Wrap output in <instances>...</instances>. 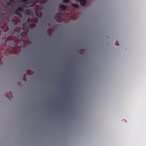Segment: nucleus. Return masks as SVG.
Here are the masks:
<instances>
[{
	"label": "nucleus",
	"instance_id": "obj_1",
	"mask_svg": "<svg viewBox=\"0 0 146 146\" xmlns=\"http://www.w3.org/2000/svg\"><path fill=\"white\" fill-rule=\"evenodd\" d=\"M59 7L60 9L63 11L65 10L67 8V7L66 5L63 4L60 5L59 6Z\"/></svg>",
	"mask_w": 146,
	"mask_h": 146
},
{
	"label": "nucleus",
	"instance_id": "obj_2",
	"mask_svg": "<svg viewBox=\"0 0 146 146\" xmlns=\"http://www.w3.org/2000/svg\"><path fill=\"white\" fill-rule=\"evenodd\" d=\"M16 11L17 12H23L24 11L23 8L21 7H19L16 10Z\"/></svg>",
	"mask_w": 146,
	"mask_h": 146
},
{
	"label": "nucleus",
	"instance_id": "obj_3",
	"mask_svg": "<svg viewBox=\"0 0 146 146\" xmlns=\"http://www.w3.org/2000/svg\"><path fill=\"white\" fill-rule=\"evenodd\" d=\"M29 28L31 29H32L36 26V24L34 23L29 24Z\"/></svg>",
	"mask_w": 146,
	"mask_h": 146
},
{
	"label": "nucleus",
	"instance_id": "obj_4",
	"mask_svg": "<svg viewBox=\"0 0 146 146\" xmlns=\"http://www.w3.org/2000/svg\"><path fill=\"white\" fill-rule=\"evenodd\" d=\"M15 0H10L9 2L6 3V5L8 6H10L11 5V4Z\"/></svg>",
	"mask_w": 146,
	"mask_h": 146
},
{
	"label": "nucleus",
	"instance_id": "obj_5",
	"mask_svg": "<svg viewBox=\"0 0 146 146\" xmlns=\"http://www.w3.org/2000/svg\"><path fill=\"white\" fill-rule=\"evenodd\" d=\"M60 13H56L54 15V17L55 19L58 18L60 16Z\"/></svg>",
	"mask_w": 146,
	"mask_h": 146
},
{
	"label": "nucleus",
	"instance_id": "obj_6",
	"mask_svg": "<svg viewBox=\"0 0 146 146\" xmlns=\"http://www.w3.org/2000/svg\"><path fill=\"white\" fill-rule=\"evenodd\" d=\"M72 6L73 7L77 9L79 7V5L76 3L73 4Z\"/></svg>",
	"mask_w": 146,
	"mask_h": 146
},
{
	"label": "nucleus",
	"instance_id": "obj_7",
	"mask_svg": "<svg viewBox=\"0 0 146 146\" xmlns=\"http://www.w3.org/2000/svg\"><path fill=\"white\" fill-rule=\"evenodd\" d=\"M70 0H62L63 3H68L69 2Z\"/></svg>",
	"mask_w": 146,
	"mask_h": 146
},
{
	"label": "nucleus",
	"instance_id": "obj_8",
	"mask_svg": "<svg viewBox=\"0 0 146 146\" xmlns=\"http://www.w3.org/2000/svg\"><path fill=\"white\" fill-rule=\"evenodd\" d=\"M28 0H21V2H24L26 1H27Z\"/></svg>",
	"mask_w": 146,
	"mask_h": 146
},
{
	"label": "nucleus",
	"instance_id": "obj_9",
	"mask_svg": "<svg viewBox=\"0 0 146 146\" xmlns=\"http://www.w3.org/2000/svg\"><path fill=\"white\" fill-rule=\"evenodd\" d=\"M35 2H38L39 0H34Z\"/></svg>",
	"mask_w": 146,
	"mask_h": 146
},
{
	"label": "nucleus",
	"instance_id": "obj_10",
	"mask_svg": "<svg viewBox=\"0 0 146 146\" xmlns=\"http://www.w3.org/2000/svg\"><path fill=\"white\" fill-rule=\"evenodd\" d=\"M17 11H16H16H15V12H14V13H15V14H17V15L18 14V13H17Z\"/></svg>",
	"mask_w": 146,
	"mask_h": 146
}]
</instances>
